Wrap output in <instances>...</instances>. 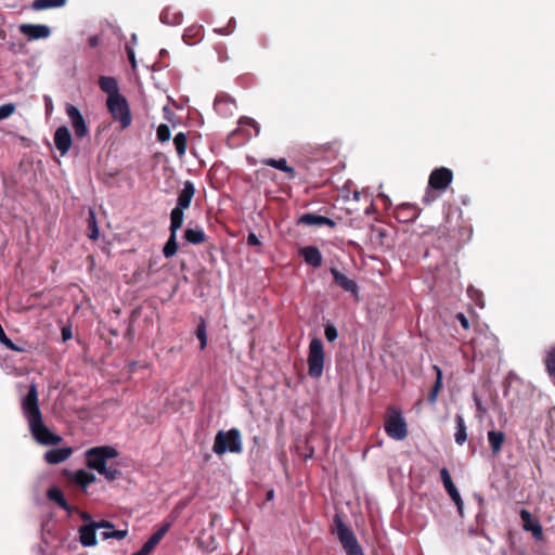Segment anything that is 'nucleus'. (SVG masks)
Listing matches in <instances>:
<instances>
[{
  "mask_svg": "<svg viewBox=\"0 0 555 555\" xmlns=\"http://www.w3.org/2000/svg\"><path fill=\"white\" fill-rule=\"evenodd\" d=\"M440 477H441V481L444 486L446 491L450 495L451 500L455 503L460 514H462L463 505H464L463 500L460 495L459 490L456 489L455 485L452 481L449 470L446 467H443L440 470Z\"/></svg>",
  "mask_w": 555,
  "mask_h": 555,
  "instance_id": "obj_14",
  "label": "nucleus"
},
{
  "mask_svg": "<svg viewBox=\"0 0 555 555\" xmlns=\"http://www.w3.org/2000/svg\"><path fill=\"white\" fill-rule=\"evenodd\" d=\"M100 89L107 94V98L119 95V86L116 78L111 76H101L99 78Z\"/></svg>",
  "mask_w": 555,
  "mask_h": 555,
  "instance_id": "obj_25",
  "label": "nucleus"
},
{
  "mask_svg": "<svg viewBox=\"0 0 555 555\" xmlns=\"http://www.w3.org/2000/svg\"><path fill=\"white\" fill-rule=\"evenodd\" d=\"M384 428L388 437L393 440H403L408 437L409 430L402 411L395 405L387 408Z\"/></svg>",
  "mask_w": 555,
  "mask_h": 555,
  "instance_id": "obj_4",
  "label": "nucleus"
},
{
  "mask_svg": "<svg viewBox=\"0 0 555 555\" xmlns=\"http://www.w3.org/2000/svg\"><path fill=\"white\" fill-rule=\"evenodd\" d=\"M20 31L25 35L28 40L46 39L51 34L50 28L41 24H22L20 25Z\"/></svg>",
  "mask_w": 555,
  "mask_h": 555,
  "instance_id": "obj_16",
  "label": "nucleus"
},
{
  "mask_svg": "<svg viewBox=\"0 0 555 555\" xmlns=\"http://www.w3.org/2000/svg\"><path fill=\"white\" fill-rule=\"evenodd\" d=\"M214 108L220 116L231 117L236 108L235 100L228 93L220 92L215 98Z\"/></svg>",
  "mask_w": 555,
  "mask_h": 555,
  "instance_id": "obj_12",
  "label": "nucleus"
},
{
  "mask_svg": "<svg viewBox=\"0 0 555 555\" xmlns=\"http://www.w3.org/2000/svg\"><path fill=\"white\" fill-rule=\"evenodd\" d=\"M160 21L164 23V24H168L170 25L171 24V18H170V12L169 10H165L162 12L160 14Z\"/></svg>",
  "mask_w": 555,
  "mask_h": 555,
  "instance_id": "obj_51",
  "label": "nucleus"
},
{
  "mask_svg": "<svg viewBox=\"0 0 555 555\" xmlns=\"http://www.w3.org/2000/svg\"><path fill=\"white\" fill-rule=\"evenodd\" d=\"M519 516L522 521L524 530L531 532L537 541H541L543 539V529L539 519L534 518L531 513L525 508L520 509Z\"/></svg>",
  "mask_w": 555,
  "mask_h": 555,
  "instance_id": "obj_13",
  "label": "nucleus"
},
{
  "mask_svg": "<svg viewBox=\"0 0 555 555\" xmlns=\"http://www.w3.org/2000/svg\"><path fill=\"white\" fill-rule=\"evenodd\" d=\"M100 42V38L99 36L94 35V36H91L89 37L88 39V43L91 48H95Z\"/></svg>",
  "mask_w": 555,
  "mask_h": 555,
  "instance_id": "obj_53",
  "label": "nucleus"
},
{
  "mask_svg": "<svg viewBox=\"0 0 555 555\" xmlns=\"http://www.w3.org/2000/svg\"><path fill=\"white\" fill-rule=\"evenodd\" d=\"M170 218V224H169V237L167 240V243L164 246V255L166 257L173 256V209L169 214Z\"/></svg>",
  "mask_w": 555,
  "mask_h": 555,
  "instance_id": "obj_35",
  "label": "nucleus"
},
{
  "mask_svg": "<svg viewBox=\"0 0 555 555\" xmlns=\"http://www.w3.org/2000/svg\"><path fill=\"white\" fill-rule=\"evenodd\" d=\"M62 338L64 341L72 338V330L70 327H63L62 328Z\"/></svg>",
  "mask_w": 555,
  "mask_h": 555,
  "instance_id": "obj_52",
  "label": "nucleus"
},
{
  "mask_svg": "<svg viewBox=\"0 0 555 555\" xmlns=\"http://www.w3.org/2000/svg\"><path fill=\"white\" fill-rule=\"evenodd\" d=\"M66 4V0H35L31 8L36 11L62 8Z\"/></svg>",
  "mask_w": 555,
  "mask_h": 555,
  "instance_id": "obj_32",
  "label": "nucleus"
},
{
  "mask_svg": "<svg viewBox=\"0 0 555 555\" xmlns=\"http://www.w3.org/2000/svg\"><path fill=\"white\" fill-rule=\"evenodd\" d=\"M437 190L429 189L427 186L425 195L423 197V204L430 205L433 202H435L438 198V195L435 193Z\"/></svg>",
  "mask_w": 555,
  "mask_h": 555,
  "instance_id": "obj_44",
  "label": "nucleus"
},
{
  "mask_svg": "<svg viewBox=\"0 0 555 555\" xmlns=\"http://www.w3.org/2000/svg\"><path fill=\"white\" fill-rule=\"evenodd\" d=\"M82 518L83 519H89V516L88 515H83Z\"/></svg>",
  "mask_w": 555,
  "mask_h": 555,
  "instance_id": "obj_59",
  "label": "nucleus"
},
{
  "mask_svg": "<svg viewBox=\"0 0 555 555\" xmlns=\"http://www.w3.org/2000/svg\"><path fill=\"white\" fill-rule=\"evenodd\" d=\"M127 535V530H115L114 527L112 529H104L101 532V537L103 540L107 539H117L121 540Z\"/></svg>",
  "mask_w": 555,
  "mask_h": 555,
  "instance_id": "obj_38",
  "label": "nucleus"
},
{
  "mask_svg": "<svg viewBox=\"0 0 555 555\" xmlns=\"http://www.w3.org/2000/svg\"><path fill=\"white\" fill-rule=\"evenodd\" d=\"M188 144V134L185 132H178L176 134V153L179 157L185 154Z\"/></svg>",
  "mask_w": 555,
  "mask_h": 555,
  "instance_id": "obj_36",
  "label": "nucleus"
},
{
  "mask_svg": "<svg viewBox=\"0 0 555 555\" xmlns=\"http://www.w3.org/2000/svg\"><path fill=\"white\" fill-rule=\"evenodd\" d=\"M72 454L73 449L69 447L51 449L44 453V460L54 465L65 462Z\"/></svg>",
  "mask_w": 555,
  "mask_h": 555,
  "instance_id": "obj_23",
  "label": "nucleus"
},
{
  "mask_svg": "<svg viewBox=\"0 0 555 555\" xmlns=\"http://www.w3.org/2000/svg\"><path fill=\"white\" fill-rule=\"evenodd\" d=\"M544 362L546 372L555 384V345L547 350Z\"/></svg>",
  "mask_w": 555,
  "mask_h": 555,
  "instance_id": "obj_34",
  "label": "nucleus"
},
{
  "mask_svg": "<svg viewBox=\"0 0 555 555\" xmlns=\"http://www.w3.org/2000/svg\"><path fill=\"white\" fill-rule=\"evenodd\" d=\"M72 480L80 486L81 488H87L89 485L95 482L96 478L95 475L87 472L85 469H79L75 473L70 474Z\"/></svg>",
  "mask_w": 555,
  "mask_h": 555,
  "instance_id": "obj_29",
  "label": "nucleus"
},
{
  "mask_svg": "<svg viewBox=\"0 0 555 555\" xmlns=\"http://www.w3.org/2000/svg\"><path fill=\"white\" fill-rule=\"evenodd\" d=\"M126 51H127L128 59H129L132 67L134 68L135 67V56H134L133 48L130 47L129 44H127L126 46Z\"/></svg>",
  "mask_w": 555,
  "mask_h": 555,
  "instance_id": "obj_49",
  "label": "nucleus"
},
{
  "mask_svg": "<svg viewBox=\"0 0 555 555\" xmlns=\"http://www.w3.org/2000/svg\"><path fill=\"white\" fill-rule=\"evenodd\" d=\"M299 255L304 258L305 262L313 268L322 266V254L315 246H306L299 249Z\"/></svg>",
  "mask_w": 555,
  "mask_h": 555,
  "instance_id": "obj_22",
  "label": "nucleus"
},
{
  "mask_svg": "<svg viewBox=\"0 0 555 555\" xmlns=\"http://www.w3.org/2000/svg\"><path fill=\"white\" fill-rule=\"evenodd\" d=\"M195 335L199 340L201 350H204L207 346L206 323L204 320H201V322L197 324Z\"/></svg>",
  "mask_w": 555,
  "mask_h": 555,
  "instance_id": "obj_37",
  "label": "nucleus"
},
{
  "mask_svg": "<svg viewBox=\"0 0 555 555\" xmlns=\"http://www.w3.org/2000/svg\"><path fill=\"white\" fill-rule=\"evenodd\" d=\"M456 431L454 434V440L456 444L463 446L467 440V427L465 420L462 414H455Z\"/></svg>",
  "mask_w": 555,
  "mask_h": 555,
  "instance_id": "obj_30",
  "label": "nucleus"
},
{
  "mask_svg": "<svg viewBox=\"0 0 555 555\" xmlns=\"http://www.w3.org/2000/svg\"><path fill=\"white\" fill-rule=\"evenodd\" d=\"M47 496L49 500L55 502L61 508L69 511V505L65 500L62 490L57 487L50 488L47 492Z\"/></svg>",
  "mask_w": 555,
  "mask_h": 555,
  "instance_id": "obj_31",
  "label": "nucleus"
},
{
  "mask_svg": "<svg viewBox=\"0 0 555 555\" xmlns=\"http://www.w3.org/2000/svg\"><path fill=\"white\" fill-rule=\"evenodd\" d=\"M112 528L113 525L108 521L91 522L90 525H85L79 529L80 542L83 546H93L96 544L95 530Z\"/></svg>",
  "mask_w": 555,
  "mask_h": 555,
  "instance_id": "obj_11",
  "label": "nucleus"
},
{
  "mask_svg": "<svg viewBox=\"0 0 555 555\" xmlns=\"http://www.w3.org/2000/svg\"><path fill=\"white\" fill-rule=\"evenodd\" d=\"M118 455L117 449L112 446L93 447L85 452L87 466L96 470L109 482L115 481L121 475L119 465L111 462Z\"/></svg>",
  "mask_w": 555,
  "mask_h": 555,
  "instance_id": "obj_2",
  "label": "nucleus"
},
{
  "mask_svg": "<svg viewBox=\"0 0 555 555\" xmlns=\"http://www.w3.org/2000/svg\"><path fill=\"white\" fill-rule=\"evenodd\" d=\"M53 140L61 155H65L72 147L73 138L66 126H61L55 130Z\"/></svg>",
  "mask_w": 555,
  "mask_h": 555,
  "instance_id": "obj_17",
  "label": "nucleus"
},
{
  "mask_svg": "<svg viewBox=\"0 0 555 555\" xmlns=\"http://www.w3.org/2000/svg\"><path fill=\"white\" fill-rule=\"evenodd\" d=\"M170 139V129L167 125L162 124L157 128V140L160 142H166Z\"/></svg>",
  "mask_w": 555,
  "mask_h": 555,
  "instance_id": "obj_42",
  "label": "nucleus"
},
{
  "mask_svg": "<svg viewBox=\"0 0 555 555\" xmlns=\"http://www.w3.org/2000/svg\"><path fill=\"white\" fill-rule=\"evenodd\" d=\"M506 436L501 430H489L488 442L493 454H499L505 443Z\"/></svg>",
  "mask_w": 555,
  "mask_h": 555,
  "instance_id": "obj_27",
  "label": "nucleus"
},
{
  "mask_svg": "<svg viewBox=\"0 0 555 555\" xmlns=\"http://www.w3.org/2000/svg\"><path fill=\"white\" fill-rule=\"evenodd\" d=\"M247 244L249 246H260L261 245L258 236L253 232L248 233V235H247Z\"/></svg>",
  "mask_w": 555,
  "mask_h": 555,
  "instance_id": "obj_48",
  "label": "nucleus"
},
{
  "mask_svg": "<svg viewBox=\"0 0 555 555\" xmlns=\"http://www.w3.org/2000/svg\"><path fill=\"white\" fill-rule=\"evenodd\" d=\"M474 357L485 358L491 356L499 347V340L495 335L489 332H480L470 341Z\"/></svg>",
  "mask_w": 555,
  "mask_h": 555,
  "instance_id": "obj_8",
  "label": "nucleus"
},
{
  "mask_svg": "<svg viewBox=\"0 0 555 555\" xmlns=\"http://www.w3.org/2000/svg\"><path fill=\"white\" fill-rule=\"evenodd\" d=\"M131 42H132L133 44H135V43H137V35H134V34H133V35L131 36Z\"/></svg>",
  "mask_w": 555,
  "mask_h": 555,
  "instance_id": "obj_57",
  "label": "nucleus"
},
{
  "mask_svg": "<svg viewBox=\"0 0 555 555\" xmlns=\"http://www.w3.org/2000/svg\"><path fill=\"white\" fill-rule=\"evenodd\" d=\"M298 223L309 227L327 225L332 229H334L337 225V223L333 219L311 212L301 215L299 217Z\"/></svg>",
  "mask_w": 555,
  "mask_h": 555,
  "instance_id": "obj_20",
  "label": "nucleus"
},
{
  "mask_svg": "<svg viewBox=\"0 0 555 555\" xmlns=\"http://www.w3.org/2000/svg\"><path fill=\"white\" fill-rule=\"evenodd\" d=\"M170 528V522L163 524L153 534L152 537L144 543L140 551L135 552L132 555H149L155 546L162 541L164 535Z\"/></svg>",
  "mask_w": 555,
  "mask_h": 555,
  "instance_id": "obj_18",
  "label": "nucleus"
},
{
  "mask_svg": "<svg viewBox=\"0 0 555 555\" xmlns=\"http://www.w3.org/2000/svg\"><path fill=\"white\" fill-rule=\"evenodd\" d=\"M246 124L249 125V126H253L258 131L257 122L253 118H247Z\"/></svg>",
  "mask_w": 555,
  "mask_h": 555,
  "instance_id": "obj_54",
  "label": "nucleus"
},
{
  "mask_svg": "<svg viewBox=\"0 0 555 555\" xmlns=\"http://www.w3.org/2000/svg\"><path fill=\"white\" fill-rule=\"evenodd\" d=\"M194 195H195L194 183L190 180L182 182V186H181V189H179L176 206H179L180 208H189Z\"/></svg>",
  "mask_w": 555,
  "mask_h": 555,
  "instance_id": "obj_21",
  "label": "nucleus"
},
{
  "mask_svg": "<svg viewBox=\"0 0 555 555\" xmlns=\"http://www.w3.org/2000/svg\"><path fill=\"white\" fill-rule=\"evenodd\" d=\"M273 495H274V491L273 490H270L267 492V500L270 501L273 499Z\"/></svg>",
  "mask_w": 555,
  "mask_h": 555,
  "instance_id": "obj_55",
  "label": "nucleus"
},
{
  "mask_svg": "<svg viewBox=\"0 0 555 555\" xmlns=\"http://www.w3.org/2000/svg\"><path fill=\"white\" fill-rule=\"evenodd\" d=\"M455 319L460 322V324L462 325V327L464 330L469 328V326H470L469 321L464 313H462V312L456 313Z\"/></svg>",
  "mask_w": 555,
  "mask_h": 555,
  "instance_id": "obj_47",
  "label": "nucleus"
},
{
  "mask_svg": "<svg viewBox=\"0 0 555 555\" xmlns=\"http://www.w3.org/2000/svg\"><path fill=\"white\" fill-rule=\"evenodd\" d=\"M324 335H325V338L332 343L334 340L337 339V336H338V332L336 330V327L332 324H327L325 326V330H324Z\"/></svg>",
  "mask_w": 555,
  "mask_h": 555,
  "instance_id": "obj_43",
  "label": "nucleus"
},
{
  "mask_svg": "<svg viewBox=\"0 0 555 555\" xmlns=\"http://www.w3.org/2000/svg\"><path fill=\"white\" fill-rule=\"evenodd\" d=\"M421 208L414 204L404 203L400 204L395 209V218L399 222H413L421 215Z\"/></svg>",
  "mask_w": 555,
  "mask_h": 555,
  "instance_id": "obj_15",
  "label": "nucleus"
},
{
  "mask_svg": "<svg viewBox=\"0 0 555 555\" xmlns=\"http://www.w3.org/2000/svg\"><path fill=\"white\" fill-rule=\"evenodd\" d=\"M175 23H176V25L180 24V14H178V13H176Z\"/></svg>",
  "mask_w": 555,
  "mask_h": 555,
  "instance_id": "obj_56",
  "label": "nucleus"
},
{
  "mask_svg": "<svg viewBox=\"0 0 555 555\" xmlns=\"http://www.w3.org/2000/svg\"><path fill=\"white\" fill-rule=\"evenodd\" d=\"M334 525L337 538L347 555H364L354 533L349 529L339 515H335Z\"/></svg>",
  "mask_w": 555,
  "mask_h": 555,
  "instance_id": "obj_6",
  "label": "nucleus"
},
{
  "mask_svg": "<svg viewBox=\"0 0 555 555\" xmlns=\"http://www.w3.org/2000/svg\"><path fill=\"white\" fill-rule=\"evenodd\" d=\"M545 428H546V431L550 435H554L555 434V406L551 408L547 411Z\"/></svg>",
  "mask_w": 555,
  "mask_h": 555,
  "instance_id": "obj_39",
  "label": "nucleus"
},
{
  "mask_svg": "<svg viewBox=\"0 0 555 555\" xmlns=\"http://www.w3.org/2000/svg\"><path fill=\"white\" fill-rule=\"evenodd\" d=\"M186 208H180L179 206H176V231L180 229L184 221V210Z\"/></svg>",
  "mask_w": 555,
  "mask_h": 555,
  "instance_id": "obj_46",
  "label": "nucleus"
},
{
  "mask_svg": "<svg viewBox=\"0 0 555 555\" xmlns=\"http://www.w3.org/2000/svg\"><path fill=\"white\" fill-rule=\"evenodd\" d=\"M182 240L192 245H201L207 240V235L204 230L195 225L194 228H186L183 232Z\"/></svg>",
  "mask_w": 555,
  "mask_h": 555,
  "instance_id": "obj_24",
  "label": "nucleus"
},
{
  "mask_svg": "<svg viewBox=\"0 0 555 555\" xmlns=\"http://www.w3.org/2000/svg\"><path fill=\"white\" fill-rule=\"evenodd\" d=\"M212 451L217 455H222L225 452L241 453L243 451V442L240 429L219 430L215 437Z\"/></svg>",
  "mask_w": 555,
  "mask_h": 555,
  "instance_id": "obj_3",
  "label": "nucleus"
},
{
  "mask_svg": "<svg viewBox=\"0 0 555 555\" xmlns=\"http://www.w3.org/2000/svg\"><path fill=\"white\" fill-rule=\"evenodd\" d=\"M433 369L436 372V380H435V383L433 385V389L435 391L440 392V390H441V388L443 386L442 371H441V369L438 365H434Z\"/></svg>",
  "mask_w": 555,
  "mask_h": 555,
  "instance_id": "obj_41",
  "label": "nucleus"
},
{
  "mask_svg": "<svg viewBox=\"0 0 555 555\" xmlns=\"http://www.w3.org/2000/svg\"><path fill=\"white\" fill-rule=\"evenodd\" d=\"M15 105L13 103H7L0 105V120L9 118L15 112Z\"/></svg>",
  "mask_w": 555,
  "mask_h": 555,
  "instance_id": "obj_40",
  "label": "nucleus"
},
{
  "mask_svg": "<svg viewBox=\"0 0 555 555\" xmlns=\"http://www.w3.org/2000/svg\"><path fill=\"white\" fill-rule=\"evenodd\" d=\"M106 106L113 118L120 122L121 129H126L131 125V114L126 98L121 94L107 98Z\"/></svg>",
  "mask_w": 555,
  "mask_h": 555,
  "instance_id": "obj_7",
  "label": "nucleus"
},
{
  "mask_svg": "<svg viewBox=\"0 0 555 555\" xmlns=\"http://www.w3.org/2000/svg\"><path fill=\"white\" fill-rule=\"evenodd\" d=\"M21 409L34 439L43 446H54L61 442L62 437L53 434L43 423L39 406L37 385L31 383L28 392L21 399Z\"/></svg>",
  "mask_w": 555,
  "mask_h": 555,
  "instance_id": "obj_1",
  "label": "nucleus"
},
{
  "mask_svg": "<svg viewBox=\"0 0 555 555\" xmlns=\"http://www.w3.org/2000/svg\"><path fill=\"white\" fill-rule=\"evenodd\" d=\"M175 250H176V253L178 251V244L177 243H176Z\"/></svg>",
  "mask_w": 555,
  "mask_h": 555,
  "instance_id": "obj_60",
  "label": "nucleus"
},
{
  "mask_svg": "<svg viewBox=\"0 0 555 555\" xmlns=\"http://www.w3.org/2000/svg\"><path fill=\"white\" fill-rule=\"evenodd\" d=\"M330 271L337 286L343 288L345 292L352 294L356 297L358 296V285L354 280L349 279L336 268H331Z\"/></svg>",
  "mask_w": 555,
  "mask_h": 555,
  "instance_id": "obj_19",
  "label": "nucleus"
},
{
  "mask_svg": "<svg viewBox=\"0 0 555 555\" xmlns=\"http://www.w3.org/2000/svg\"><path fill=\"white\" fill-rule=\"evenodd\" d=\"M66 114L69 118L72 128L77 139H82L89 134V128L80 111L73 104L66 105Z\"/></svg>",
  "mask_w": 555,
  "mask_h": 555,
  "instance_id": "obj_10",
  "label": "nucleus"
},
{
  "mask_svg": "<svg viewBox=\"0 0 555 555\" xmlns=\"http://www.w3.org/2000/svg\"><path fill=\"white\" fill-rule=\"evenodd\" d=\"M438 395L439 392L438 391H435L433 388L430 390V392L428 393V397H427V401L429 404L434 405L436 402H437V398H438Z\"/></svg>",
  "mask_w": 555,
  "mask_h": 555,
  "instance_id": "obj_50",
  "label": "nucleus"
},
{
  "mask_svg": "<svg viewBox=\"0 0 555 555\" xmlns=\"http://www.w3.org/2000/svg\"><path fill=\"white\" fill-rule=\"evenodd\" d=\"M453 181V171L447 167L434 169L428 178L429 189L444 192Z\"/></svg>",
  "mask_w": 555,
  "mask_h": 555,
  "instance_id": "obj_9",
  "label": "nucleus"
},
{
  "mask_svg": "<svg viewBox=\"0 0 555 555\" xmlns=\"http://www.w3.org/2000/svg\"><path fill=\"white\" fill-rule=\"evenodd\" d=\"M261 163L266 166L275 168L278 170H281L285 172L289 180L295 179L296 171L293 167L287 165V162L285 158L274 159V158H266L262 159Z\"/></svg>",
  "mask_w": 555,
  "mask_h": 555,
  "instance_id": "obj_26",
  "label": "nucleus"
},
{
  "mask_svg": "<svg viewBox=\"0 0 555 555\" xmlns=\"http://www.w3.org/2000/svg\"><path fill=\"white\" fill-rule=\"evenodd\" d=\"M87 235L92 241H96L99 238V235H100V231H99L98 222H96V217H95V212H94L93 209L89 210V216H88V233H87Z\"/></svg>",
  "mask_w": 555,
  "mask_h": 555,
  "instance_id": "obj_33",
  "label": "nucleus"
},
{
  "mask_svg": "<svg viewBox=\"0 0 555 555\" xmlns=\"http://www.w3.org/2000/svg\"><path fill=\"white\" fill-rule=\"evenodd\" d=\"M204 38V31L202 26L193 25L184 30L182 40L188 46H194L202 41Z\"/></svg>",
  "mask_w": 555,
  "mask_h": 555,
  "instance_id": "obj_28",
  "label": "nucleus"
},
{
  "mask_svg": "<svg viewBox=\"0 0 555 555\" xmlns=\"http://www.w3.org/2000/svg\"><path fill=\"white\" fill-rule=\"evenodd\" d=\"M437 190L429 189L427 186L425 195L423 197V204L430 205L433 202H435L438 198V195L435 193Z\"/></svg>",
  "mask_w": 555,
  "mask_h": 555,
  "instance_id": "obj_45",
  "label": "nucleus"
},
{
  "mask_svg": "<svg viewBox=\"0 0 555 555\" xmlns=\"http://www.w3.org/2000/svg\"><path fill=\"white\" fill-rule=\"evenodd\" d=\"M324 362L325 352L323 341L318 337H313L309 344L307 359L309 376L319 379L323 375Z\"/></svg>",
  "mask_w": 555,
  "mask_h": 555,
  "instance_id": "obj_5",
  "label": "nucleus"
},
{
  "mask_svg": "<svg viewBox=\"0 0 555 555\" xmlns=\"http://www.w3.org/2000/svg\"><path fill=\"white\" fill-rule=\"evenodd\" d=\"M164 112L167 114L169 112V107L168 106H165L164 107Z\"/></svg>",
  "mask_w": 555,
  "mask_h": 555,
  "instance_id": "obj_58",
  "label": "nucleus"
}]
</instances>
